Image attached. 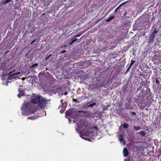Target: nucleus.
I'll return each instance as SVG.
<instances>
[{
  "mask_svg": "<svg viewBox=\"0 0 161 161\" xmlns=\"http://www.w3.org/2000/svg\"><path fill=\"white\" fill-rule=\"evenodd\" d=\"M78 128L75 129L78 133L80 134V136L84 139H86L89 135V130L90 128V123L86 120H81L77 123Z\"/></svg>",
  "mask_w": 161,
  "mask_h": 161,
  "instance_id": "1",
  "label": "nucleus"
},
{
  "mask_svg": "<svg viewBox=\"0 0 161 161\" xmlns=\"http://www.w3.org/2000/svg\"><path fill=\"white\" fill-rule=\"evenodd\" d=\"M37 107H33L30 103L25 102L23 104V107L21 108L22 113H24L25 115H28L34 114L37 110Z\"/></svg>",
  "mask_w": 161,
  "mask_h": 161,
  "instance_id": "2",
  "label": "nucleus"
},
{
  "mask_svg": "<svg viewBox=\"0 0 161 161\" xmlns=\"http://www.w3.org/2000/svg\"><path fill=\"white\" fill-rule=\"evenodd\" d=\"M47 101L44 98L42 97L38 103V107L41 109H43L46 106Z\"/></svg>",
  "mask_w": 161,
  "mask_h": 161,
  "instance_id": "3",
  "label": "nucleus"
},
{
  "mask_svg": "<svg viewBox=\"0 0 161 161\" xmlns=\"http://www.w3.org/2000/svg\"><path fill=\"white\" fill-rule=\"evenodd\" d=\"M42 97L41 96H37L35 97L32 98L31 100V102L35 104L38 103Z\"/></svg>",
  "mask_w": 161,
  "mask_h": 161,
  "instance_id": "4",
  "label": "nucleus"
},
{
  "mask_svg": "<svg viewBox=\"0 0 161 161\" xmlns=\"http://www.w3.org/2000/svg\"><path fill=\"white\" fill-rule=\"evenodd\" d=\"M128 2V1H126V2H124L123 3H121V4H120L115 10L114 11V12L115 13H117L119 11V8L123 5H124V4H125L126 3Z\"/></svg>",
  "mask_w": 161,
  "mask_h": 161,
  "instance_id": "5",
  "label": "nucleus"
},
{
  "mask_svg": "<svg viewBox=\"0 0 161 161\" xmlns=\"http://www.w3.org/2000/svg\"><path fill=\"white\" fill-rule=\"evenodd\" d=\"M152 29H152L151 31V33L150 34V35L155 38L156 34L158 32V30H157L156 28H155L153 31V32H152Z\"/></svg>",
  "mask_w": 161,
  "mask_h": 161,
  "instance_id": "6",
  "label": "nucleus"
},
{
  "mask_svg": "<svg viewBox=\"0 0 161 161\" xmlns=\"http://www.w3.org/2000/svg\"><path fill=\"white\" fill-rule=\"evenodd\" d=\"M18 92L19 94L18 95V97H20L21 96L24 95L25 94V91L22 90L21 89L19 88L18 90Z\"/></svg>",
  "mask_w": 161,
  "mask_h": 161,
  "instance_id": "7",
  "label": "nucleus"
},
{
  "mask_svg": "<svg viewBox=\"0 0 161 161\" xmlns=\"http://www.w3.org/2000/svg\"><path fill=\"white\" fill-rule=\"evenodd\" d=\"M123 152L124 157H126L128 155L129 153L126 148L125 147L123 149Z\"/></svg>",
  "mask_w": 161,
  "mask_h": 161,
  "instance_id": "8",
  "label": "nucleus"
},
{
  "mask_svg": "<svg viewBox=\"0 0 161 161\" xmlns=\"http://www.w3.org/2000/svg\"><path fill=\"white\" fill-rule=\"evenodd\" d=\"M154 38L153 36H149L148 40V42L149 44H150L152 42H153L154 39Z\"/></svg>",
  "mask_w": 161,
  "mask_h": 161,
  "instance_id": "9",
  "label": "nucleus"
},
{
  "mask_svg": "<svg viewBox=\"0 0 161 161\" xmlns=\"http://www.w3.org/2000/svg\"><path fill=\"white\" fill-rule=\"evenodd\" d=\"M135 61L133 60H131L130 61V65L128 67L127 69L126 70V71H127L128 70L131 68V67L132 66V65L135 63Z\"/></svg>",
  "mask_w": 161,
  "mask_h": 161,
  "instance_id": "10",
  "label": "nucleus"
},
{
  "mask_svg": "<svg viewBox=\"0 0 161 161\" xmlns=\"http://www.w3.org/2000/svg\"><path fill=\"white\" fill-rule=\"evenodd\" d=\"M114 18V16H111L109 17L108 18L106 19V22H109L111 21Z\"/></svg>",
  "mask_w": 161,
  "mask_h": 161,
  "instance_id": "11",
  "label": "nucleus"
},
{
  "mask_svg": "<svg viewBox=\"0 0 161 161\" xmlns=\"http://www.w3.org/2000/svg\"><path fill=\"white\" fill-rule=\"evenodd\" d=\"M96 103H93L92 104H91L90 105H89L87 106V107L88 108L91 107V108H92L95 105H96Z\"/></svg>",
  "mask_w": 161,
  "mask_h": 161,
  "instance_id": "12",
  "label": "nucleus"
},
{
  "mask_svg": "<svg viewBox=\"0 0 161 161\" xmlns=\"http://www.w3.org/2000/svg\"><path fill=\"white\" fill-rule=\"evenodd\" d=\"M40 40V39H35L33 41H32L31 43V44H33V43H34L35 42H36L37 43H38L39 42Z\"/></svg>",
  "mask_w": 161,
  "mask_h": 161,
  "instance_id": "13",
  "label": "nucleus"
},
{
  "mask_svg": "<svg viewBox=\"0 0 161 161\" xmlns=\"http://www.w3.org/2000/svg\"><path fill=\"white\" fill-rule=\"evenodd\" d=\"M129 127V125L127 123H124L123 124V127L124 128H127Z\"/></svg>",
  "mask_w": 161,
  "mask_h": 161,
  "instance_id": "14",
  "label": "nucleus"
},
{
  "mask_svg": "<svg viewBox=\"0 0 161 161\" xmlns=\"http://www.w3.org/2000/svg\"><path fill=\"white\" fill-rule=\"evenodd\" d=\"M134 129H135L136 131L139 130L141 129L140 126L136 127L135 126H134Z\"/></svg>",
  "mask_w": 161,
  "mask_h": 161,
  "instance_id": "15",
  "label": "nucleus"
},
{
  "mask_svg": "<svg viewBox=\"0 0 161 161\" xmlns=\"http://www.w3.org/2000/svg\"><path fill=\"white\" fill-rule=\"evenodd\" d=\"M119 140L121 142H123V141H124L123 137V136H122L121 135L120 136V138H119Z\"/></svg>",
  "mask_w": 161,
  "mask_h": 161,
  "instance_id": "16",
  "label": "nucleus"
},
{
  "mask_svg": "<svg viewBox=\"0 0 161 161\" xmlns=\"http://www.w3.org/2000/svg\"><path fill=\"white\" fill-rule=\"evenodd\" d=\"M12 0H6L3 2V4H6L10 2Z\"/></svg>",
  "mask_w": 161,
  "mask_h": 161,
  "instance_id": "17",
  "label": "nucleus"
},
{
  "mask_svg": "<svg viewBox=\"0 0 161 161\" xmlns=\"http://www.w3.org/2000/svg\"><path fill=\"white\" fill-rule=\"evenodd\" d=\"M140 134L143 136H144L145 135L146 133L144 131H140Z\"/></svg>",
  "mask_w": 161,
  "mask_h": 161,
  "instance_id": "18",
  "label": "nucleus"
},
{
  "mask_svg": "<svg viewBox=\"0 0 161 161\" xmlns=\"http://www.w3.org/2000/svg\"><path fill=\"white\" fill-rule=\"evenodd\" d=\"M93 129L95 130H96V131H97V127L96 126H94L93 127H92L91 128V130H93Z\"/></svg>",
  "mask_w": 161,
  "mask_h": 161,
  "instance_id": "19",
  "label": "nucleus"
},
{
  "mask_svg": "<svg viewBox=\"0 0 161 161\" xmlns=\"http://www.w3.org/2000/svg\"><path fill=\"white\" fill-rule=\"evenodd\" d=\"M84 32H81L79 34H77L75 36V37H79Z\"/></svg>",
  "mask_w": 161,
  "mask_h": 161,
  "instance_id": "20",
  "label": "nucleus"
},
{
  "mask_svg": "<svg viewBox=\"0 0 161 161\" xmlns=\"http://www.w3.org/2000/svg\"><path fill=\"white\" fill-rule=\"evenodd\" d=\"M28 119H31L32 120L35 119V117L34 116H31L30 118H28Z\"/></svg>",
  "mask_w": 161,
  "mask_h": 161,
  "instance_id": "21",
  "label": "nucleus"
},
{
  "mask_svg": "<svg viewBox=\"0 0 161 161\" xmlns=\"http://www.w3.org/2000/svg\"><path fill=\"white\" fill-rule=\"evenodd\" d=\"M77 40L78 39L77 38H74L72 39V42H74L77 41Z\"/></svg>",
  "mask_w": 161,
  "mask_h": 161,
  "instance_id": "22",
  "label": "nucleus"
},
{
  "mask_svg": "<svg viewBox=\"0 0 161 161\" xmlns=\"http://www.w3.org/2000/svg\"><path fill=\"white\" fill-rule=\"evenodd\" d=\"M38 65V64L36 63V64H33L31 66V67H35V66H37Z\"/></svg>",
  "mask_w": 161,
  "mask_h": 161,
  "instance_id": "23",
  "label": "nucleus"
},
{
  "mask_svg": "<svg viewBox=\"0 0 161 161\" xmlns=\"http://www.w3.org/2000/svg\"><path fill=\"white\" fill-rule=\"evenodd\" d=\"M52 56V54H50L48 56V57H47L46 59H45V60H48V59H49V58L51 56Z\"/></svg>",
  "mask_w": 161,
  "mask_h": 161,
  "instance_id": "24",
  "label": "nucleus"
},
{
  "mask_svg": "<svg viewBox=\"0 0 161 161\" xmlns=\"http://www.w3.org/2000/svg\"><path fill=\"white\" fill-rule=\"evenodd\" d=\"M153 70H154V72L156 74L157 73V69L156 68H155L153 69Z\"/></svg>",
  "mask_w": 161,
  "mask_h": 161,
  "instance_id": "25",
  "label": "nucleus"
},
{
  "mask_svg": "<svg viewBox=\"0 0 161 161\" xmlns=\"http://www.w3.org/2000/svg\"><path fill=\"white\" fill-rule=\"evenodd\" d=\"M156 81L157 83V84H159V81L156 78Z\"/></svg>",
  "mask_w": 161,
  "mask_h": 161,
  "instance_id": "26",
  "label": "nucleus"
},
{
  "mask_svg": "<svg viewBox=\"0 0 161 161\" xmlns=\"http://www.w3.org/2000/svg\"><path fill=\"white\" fill-rule=\"evenodd\" d=\"M131 114L133 115H136V114L135 112H131Z\"/></svg>",
  "mask_w": 161,
  "mask_h": 161,
  "instance_id": "27",
  "label": "nucleus"
},
{
  "mask_svg": "<svg viewBox=\"0 0 161 161\" xmlns=\"http://www.w3.org/2000/svg\"><path fill=\"white\" fill-rule=\"evenodd\" d=\"M66 52V51L65 50H64L61 51L60 53H65Z\"/></svg>",
  "mask_w": 161,
  "mask_h": 161,
  "instance_id": "28",
  "label": "nucleus"
},
{
  "mask_svg": "<svg viewBox=\"0 0 161 161\" xmlns=\"http://www.w3.org/2000/svg\"><path fill=\"white\" fill-rule=\"evenodd\" d=\"M47 3H48V4L46 5H45V4H46L45 3H44V6H48L50 4V3L49 2H47Z\"/></svg>",
  "mask_w": 161,
  "mask_h": 161,
  "instance_id": "29",
  "label": "nucleus"
},
{
  "mask_svg": "<svg viewBox=\"0 0 161 161\" xmlns=\"http://www.w3.org/2000/svg\"><path fill=\"white\" fill-rule=\"evenodd\" d=\"M147 91H148L149 92H150V88L149 87H147Z\"/></svg>",
  "mask_w": 161,
  "mask_h": 161,
  "instance_id": "30",
  "label": "nucleus"
},
{
  "mask_svg": "<svg viewBox=\"0 0 161 161\" xmlns=\"http://www.w3.org/2000/svg\"><path fill=\"white\" fill-rule=\"evenodd\" d=\"M73 43V42H72V41L71 40V41L70 42L69 45L72 44Z\"/></svg>",
  "mask_w": 161,
  "mask_h": 161,
  "instance_id": "31",
  "label": "nucleus"
},
{
  "mask_svg": "<svg viewBox=\"0 0 161 161\" xmlns=\"http://www.w3.org/2000/svg\"><path fill=\"white\" fill-rule=\"evenodd\" d=\"M125 161H130V160L129 159H125Z\"/></svg>",
  "mask_w": 161,
  "mask_h": 161,
  "instance_id": "32",
  "label": "nucleus"
},
{
  "mask_svg": "<svg viewBox=\"0 0 161 161\" xmlns=\"http://www.w3.org/2000/svg\"><path fill=\"white\" fill-rule=\"evenodd\" d=\"M135 103H138V101H137V99H136V100H135Z\"/></svg>",
  "mask_w": 161,
  "mask_h": 161,
  "instance_id": "33",
  "label": "nucleus"
},
{
  "mask_svg": "<svg viewBox=\"0 0 161 161\" xmlns=\"http://www.w3.org/2000/svg\"><path fill=\"white\" fill-rule=\"evenodd\" d=\"M77 99H73V101H74V102H75L77 101Z\"/></svg>",
  "mask_w": 161,
  "mask_h": 161,
  "instance_id": "34",
  "label": "nucleus"
},
{
  "mask_svg": "<svg viewBox=\"0 0 161 161\" xmlns=\"http://www.w3.org/2000/svg\"><path fill=\"white\" fill-rule=\"evenodd\" d=\"M45 15V13L43 14H42V15H41V16L42 17V16H43L44 15Z\"/></svg>",
  "mask_w": 161,
  "mask_h": 161,
  "instance_id": "35",
  "label": "nucleus"
},
{
  "mask_svg": "<svg viewBox=\"0 0 161 161\" xmlns=\"http://www.w3.org/2000/svg\"><path fill=\"white\" fill-rule=\"evenodd\" d=\"M64 94L65 95H67V92H65L64 93Z\"/></svg>",
  "mask_w": 161,
  "mask_h": 161,
  "instance_id": "36",
  "label": "nucleus"
},
{
  "mask_svg": "<svg viewBox=\"0 0 161 161\" xmlns=\"http://www.w3.org/2000/svg\"><path fill=\"white\" fill-rule=\"evenodd\" d=\"M125 108L126 109H131L130 108H129L128 107H126Z\"/></svg>",
  "mask_w": 161,
  "mask_h": 161,
  "instance_id": "37",
  "label": "nucleus"
},
{
  "mask_svg": "<svg viewBox=\"0 0 161 161\" xmlns=\"http://www.w3.org/2000/svg\"><path fill=\"white\" fill-rule=\"evenodd\" d=\"M22 79L23 80H25V78L24 77H23L22 78Z\"/></svg>",
  "mask_w": 161,
  "mask_h": 161,
  "instance_id": "38",
  "label": "nucleus"
},
{
  "mask_svg": "<svg viewBox=\"0 0 161 161\" xmlns=\"http://www.w3.org/2000/svg\"><path fill=\"white\" fill-rule=\"evenodd\" d=\"M110 47H111L110 48L111 49H112L113 47V46H110Z\"/></svg>",
  "mask_w": 161,
  "mask_h": 161,
  "instance_id": "39",
  "label": "nucleus"
},
{
  "mask_svg": "<svg viewBox=\"0 0 161 161\" xmlns=\"http://www.w3.org/2000/svg\"><path fill=\"white\" fill-rule=\"evenodd\" d=\"M19 73V72H18L17 73H16V74H15V73H14V74H13V75H15V74H18V73Z\"/></svg>",
  "mask_w": 161,
  "mask_h": 161,
  "instance_id": "40",
  "label": "nucleus"
},
{
  "mask_svg": "<svg viewBox=\"0 0 161 161\" xmlns=\"http://www.w3.org/2000/svg\"><path fill=\"white\" fill-rule=\"evenodd\" d=\"M126 14V12H125L124 14V15H125Z\"/></svg>",
  "mask_w": 161,
  "mask_h": 161,
  "instance_id": "41",
  "label": "nucleus"
}]
</instances>
